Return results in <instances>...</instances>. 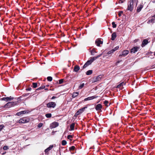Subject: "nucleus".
I'll return each mask as SVG.
<instances>
[{
	"label": "nucleus",
	"instance_id": "9",
	"mask_svg": "<svg viewBox=\"0 0 155 155\" xmlns=\"http://www.w3.org/2000/svg\"><path fill=\"white\" fill-rule=\"evenodd\" d=\"M140 49L139 47H134L131 49L130 51L131 53H135L138 51Z\"/></svg>",
	"mask_w": 155,
	"mask_h": 155
},
{
	"label": "nucleus",
	"instance_id": "17",
	"mask_svg": "<svg viewBox=\"0 0 155 155\" xmlns=\"http://www.w3.org/2000/svg\"><path fill=\"white\" fill-rule=\"evenodd\" d=\"M96 59L95 58V57H93L91 58L90 60H88L87 61V62H88V63H89V64H90L93 61H94L96 60Z\"/></svg>",
	"mask_w": 155,
	"mask_h": 155
},
{
	"label": "nucleus",
	"instance_id": "34",
	"mask_svg": "<svg viewBox=\"0 0 155 155\" xmlns=\"http://www.w3.org/2000/svg\"><path fill=\"white\" fill-rule=\"evenodd\" d=\"M47 79L48 81H51L52 80V78L51 77L49 76L47 77Z\"/></svg>",
	"mask_w": 155,
	"mask_h": 155
},
{
	"label": "nucleus",
	"instance_id": "3",
	"mask_svg": "<svg viewBox=\"0 0 155 155\" xmlns=\"http://www.w3.org/2000/svg\"><path fill=\"white\" fill-rule=\"evenodd\" d=\"M16 104V102H8L5 105V107L6 108H9L14 106Z\"/></svg>",
	"mask_w": 155,
	"mask_h": 155
},
{
	"label": "nucleus",
	"instance_id": "41",
	"mask_svg": "<svg viewBox=\"0 0 155 155\" xmlns=\"http://www.w3.org/2000/svg\"><path fill=\"white\" fill-rule=\"evenodd\" d=\"M104 103L105 106H108V105H107V104L108 103V101H105Z\"/></svg>",
	"mask_w": 155,
	"mask_h": 155
},
{
	"label": "nucleus",
	"instance_id": "35",
	"mask_svg": "<svg viewBox=\"0 0 155 155\" xmlns=\"http://www.w3.org/2000/svg\"><path fill=\"white\" fill-rule=\"evenodd\" d=\"M112 27L113 28H115L117 26V25L115 24V23L114 22H113L112 23Z\"/></svg>",
	"mask_w": 155,
	"mask_h": 155
},
{
	"label": "nucleus",
	"instance_id": "50",
	"mask_svg": "<svg viewBox=\"0 0 155 155\" xmlns=\"http://www.w3.org/2000/svg\"><path fill=\"white\" fill-rule=\"evenodd\" d=\"M120 1H121V3H122L124 2V1L123 0H119Z\"/></svg>",
	"mask_w": 155,
	"mask_h": 155
},
{
	"label": "nucleus",
	"instance_id": "33",
	"mask_svg": "<svg viewBox=\"0 0 155 155\" xmlns=\"http://www.w3.org/2000/svg\"><path fill=\"white\" fill-rule=\"evenodd\" d=\"M67 144V142L65 140H63L62 141V145H65Z\"/></svg>",
	"mask_w": 155,
	"mask_h": 155
},
{
	"label": "nucleus",
	"instance_id": "36",
	"mask_svg": "<svg viewBox=\"0 0 155 155\" xmlns=\"http://www.w3.org/2000/svg\"><path fill=\"white\" fill-rule=\"evenodd\" d=\"M119 48V46H117L115 48H114L113 49V50L114 52L115 51L117 50Z\"/></svg>",
	"mask_w": 155,
	"mask_h": 155
},
{
	"label": "nucleus",
	"instance_id": "52",
	"mask_svg": "<svg viewBox=\"0 0 155 155\" xmlns=\"http://www.w3.org/2000/svg\"><path fill=\"white\" fill-rule=\"evenodd\" d=\"M45 90H48V89L46 88L45 89Z\"/></svg>",
	"mask_w": 155,
	"mask_h": 155
},
{
	"label": "nucleus",
	"instance_id": "16",
	"mask_svg": "<svg viewBox=\"0 0 155 155\" xmlns=\"http://www.w3.org/2000/svg\"><path fill=\"white\" fill-rule=\"evenodd\" d=\"M96 59L95 58V57H93L91 58L90 60H88L87 61V62H88V63H89V64H90L93 61H94L96 60Z\"/></svg>",
	"mask_w": 155,
	"mask_h": 155
},
{
	"label": "nucleus",
	"instance_id": "29",
	"mask_svg": "<svg viewBox=\"0 0 155 155\" xmlns=\"http://www.w3.org/2000/svg\"><path fill=\"white\" fill-rule=\"evenodd\" d=\"M90 65L88 62H87L84 64L83 66V68H86L87 66Z\"/></svg>",
	"mask_w": 155,
	"mask_h": 155
},
{
	"label": "nucleus",
	"instance_id": "21",
	"mask_svg": "<svg viewBox=\"0 0 155 155\" xmlns=\"http://www.w3.org/2000/svg\"><path fill=\"white\" fill-rule=\"evenodd\" d=\"M80 69V67L79 66H75L74 67V71L75 72H77Z\"/></svg>",
	"mask_w": 155,
	"mask_h": 155
},
{
	"label": "nucleus",
	"instance_id": "44",
	"mask_svg": "<svg viewBox=\"0 0 155 155\" xmlns=\"http://www.w3.org/2000/svg\"><path fill=\"white\" fill-rule=\"evenodd\" d=\"M42 126V124L41 123H39L38 125V127H41Z\"/></svg>",
	"mask_w": 155,
	"mask_h": 155
},
{
	"label": "nucleus",
	"instance_id": "6",
	"mask_svg": "<svg viewBox=\"0 0 155 155\" xmlns=\"http://www.w3.org/2000/svg\"><path fill=\"white\" fill-rule=\"evenodd\" d=\"M102 77V76L101 75H100L97 77H94L93 79V82H95L99 81L101 80Z\"/></svg>",
	"mask_w": 155,
	"mask_h": 155
},
{
	"label": "nucleus",
	"instance_id": "32",
	"mask_svg": "<svg viewBox=\"0 0 155 155\" xmlns=\"http://www.w3.org/2000/svg\"><path fill=\"white\" fill-rule=\"evenodd\" d=\"M72 137H73L72 136L70 135H68V137H67L68 139L70 140H72Z\"/></svg>",
	"mask_w": 155,
	"mask_h": 155
},
{
	"label": "nucleus",
	"instance_id": "49",
	"mask_svg": "<svg viewBox=\"0 0 155 155\" xmlns=\"http://www.w3.org/2000/svg\"><path fill=\"white\" fill-rule=\"evenodd\" d=\"M56 98V97H54V96H53L51 98V99H54L55 98Z\"/></svg>",
	"mask_w": 155,
	"mask_h": 155
},
{
	"label": "nucleus",
	"instance_id": "7",
	"mask_svg": "<svg viewBox=\"0 0 155 155\" xmlns=\"http://www.w3.org/2000/svg\"><path fill=\"white\" fill-rule=\"evenodd\" d=\"M58 125V123L56 122H54L51 123L50 125V128L51 129L55 128Z\"/></svg>",
	"mask_w": 155,
	"mask_h": 155
},
{
	"label": "nucleus",
	"instance_id": "27",
	"mask_svg": "<svg viewBox=\"0 0 155 155\" xmlns=\"http://www.w3.org/2000/svg\"><path fill=\"white\" fill-rule=\"evenodd\" d=\"M92 73V71L91 70H89L87 71L86 73L87 75H90Z\"/></svg>",
	"mask_w": 155,
	"mask_h": 155
},
{
	"label": "nucleus",
	"instance_id": "39",
	"mask_svg": "<svg viewBox=\"0 0 155 155\" xmlns=\"http://www.w3.org/2000/svg\"><path fill=\"white\" fill-rule=\"evenodd\" d=\"M8 147L7 146H5L3 147V149L4 150H6L8 149Z\"/></svg>",
	"mask_w": 155,
	"mask_h": 155
},
{
	"label": "nucleus",
	"instance_id": "28",
	"mask_svg": "<svg viewBox=\"0 0 155 155\" xmlns=\"http://www.w3.org/2000/svg\"><path fill=\"white\" fill-rule=\"evenodd\" d=\"M84 83H82L78 87V88L79 89H81L84 86Z\"/></svg>",
	"mask_w": 155,
	"mask_h": 155
},
{
	"label": "nucleus",
	"instance_id": "20",
	"mask_svg": "<svg viewBox=\"0 0 155 155\" xmlns=\"http://www.w3.org/2000/svg\"><path fill=\"white\" fill-rule=\"evenodd\" d=\"M143 6H142V5H139L138 7H137V12H139L141 10V9H142V8H143Z\"/></svg>",
	"mask_w": 155,
	"mask_h": 155
},
{
	"label": "nucleus",
	"instance_id": "43",
	"mask_svg": "<svg viewBox=\"0 0 155 155\" xmlns=\"http://www.w3.org/2000/svg\"><path fill=\"white\" fill-rule=\"evenodd\" d=\"M123 13V11H121L120 12L118 13V15H119V16H120H120L121 15V14Z\"/></svg>",
	"mask_w": 155,
	"mask_h": 155
},
{
	"label": "nucleus",
	"instance_id": "47",
	"mask_svg": "<svg viewBox=\"0 0 155 155\" xmlns=\"http://www.w3.org/2000/svg\"><path fill=\"white\" fill-rule=\"evenodd\" d=\"M29 93H27V94H24L23 95V96H24L25 97H26V96H28L29 95Z\"/></svg>",
	"mask_w": 155,
	"mask_h": 155
},
{
	"label": "nucleus",
	"instance_id": "31",
	"mask_svg": "<svg viewBox=\"0 0 155 155\" xmlns=\"http://www.w3.org/2000/svg\"><path fill=\"white\" fill-rule=\"evenodd\" d=\"M45 116L47 118H50L51 117V114L50 113L47 114H45Z\"/></svg>",
	"mask_w": 155,
	"mask_h": 155
},
{
	"label": "nucleus",
	"instance_id": "45",
	"mask_svg": "<svg viewBox=\"0 0 155 155\" xmlns=\"http://www.w3.org/2000/svg\"><path fill=\"white\" fill-rule=\"evenodd\" d=\"M102 54H100L99 55H97V56L96 57H95V58H96V59H97V58L100 57L101 56V55Z\"/></svg>",
	"mask_w": 155,
	"mask_h": 155
},
{
	"label": "nucleus",
	"instance_id": "55",
	"mask_svg": "<svg viewBox=\"0 0 155 155\" xmlns=\"http://www.w3.org/2000/svg\"><path fill=\"white\" fill-rule=\"evenodd\" d=\"M154 55L155 56V52H154Z\"/></svg>",
	"mask_w": 155,
	"mask_h": 155
},
{
	"label": "nucleus",
	"instance_id": "25",
	"mask_svg": "<svg viewBox=\"0 0 155 155\" xmlns=\"http://www.w3.org/2000/svg\"><path fill=\"white\" fill-rule=\"evenodd\" d=\"M125 84L124 82H122L117 86V88H120Z\"/></svg>",
	"mask_w": 155,
	"mask_h": 155
},
{
	"label": "nucleus",
	"instance_id": "48",
	"mask_svg": "<svg viewBox=\"0 0 155 155\" xmlns=\"http://www.w3.org/2000/svg\"><path fill=\"white\" fill-rule=\"evenodd\" d=\"M118 61L116 63V65H117L119 63L120 61Z\"/></svg>",
	"mask_w": 155,
	"mask_h": 155
},
{
	"label": "nucleus",
	"instance_id": "26",
	"mask_svg": "<svg viewBox=\"0 0 155 155\" xmlns=\"http://www.w3.org/2000/svg\"><path fill=\"white\" fill-rule=\"evenodd\" d=\"M78 95V92H74V93L72 95V97L73 98H74L75 97L77 96Z\"/></svg>",
	"mask_w": 155,
	"mask_h": 155
},
{
	"label": "nucleus",
	"instance_id": "1",
	"mask_svg": "<svg viewBox=\"0 0 155 155\" xmlns=\"http://www.w3.org/2000/svg\"><path fill=\"white\" fill-rule=\"evenodd\" d=\"M133 0H130L129 1L128 3L127 10L131 11L133 9Z\"/></svg>",
	"mask_w": 155,
	"mask_h": 155
},
{
	"label": "nucleus",
	"instance_id": "2",
	"mask_svg": "<svg viewBox=\"0 0 155 155\" xmlns=\"http://www.w3.org/2000/svg\"><path fill=\"white\" fill-rule=\"evenodd\" d=\"M30 119L28 118H22L19 120L18 122L20 123H25L29 121Z\"/></svg>",
	"mask_w": 155,
	"mask_h": 155
},
{
	"label": "nucleus",
	"instance_id": "30",
	"mask_svg": "<svg viewBox=\"0 0 155 155\" xmlns=\"http://www.w3.org/2000/svg\"><path fill=\"white\" fill-rule=\"evenodd\" d=\"M37 86V84L36 83H33L32 84V87H33L35 88Z\"/></svg>",
	"mask_w": 155,
	"mask_h": 155
},
{
	"label": "nucleus",
	"instance_id": "18",
	"mask_svg": "<svg viewBox=\"0 0 155 155\" xmlns=\"http://www.w3.org/2000/svg\"><path fill=\"white\" fill-rule=\"evenodd\" d=\"M148 43V40L147 39H144L143 41L142 46L143 47L146 45Z\"/></svg>",
	"mask_w": 155,
	"mask_h": 155
},
{
	"label": "nucleus",
	"instance_id": "46",
	"mask_svg": "<svg viewBox=\"0 0 155 155\" xmlns=\"http://www.w3.org/2000/svg\"><path fill=\"white\" fill-rule=\"evenodd\" d=\"M0 127H1V131L2 129L4 127V126L3 125H1Z\"/></svg>",
	"mask_w": 155,
	"mask_h": 155
},
{
	"label": "nucleus",
	"instance_id": "51",
	"mask_svg": "<svg viewBox=\"0 0 155 155\" xmlns=\"http://www.w3.org/2000/svg\"><path fill=\"white\" fill-rule=\"evenodd\" d=\"M5 153H6V152H4V153H2V155H4V154H5Z\"/></svg>",
	"mask_w": 155,
	"mask_h": 155
},
{
	"label": "nucleus",
	"instance_id": "19",
	"mask_svg": "<svg viewBox=\"0 0 155 155\" xmlns=\"http://www.w3.org/2000/svg\"><path fill=\"white\" fill-rule=\"evenodd\" d=\"M116 37V34L115 32L113 33L111 35V39L112 40H114L115 39Z\"/></svg>",
	"mask_w": 155,
	"mask_h": 155
},
{
	"label": "nucleus",
	"instance_id": "42",
	"mask_svg": "<svg viewBox=\"0 0 155 155\" xmlns=\"http://www.w3.org/2000/svg\"><path fill=\"white\" fill-rule=\"evenodd\" d=\"M63 82V79H61L59 80V84H62Z\"/></svg>",
	"mask_w": 155,
	"mask_h": 155
},
{
	"label": "nucleus",
	"instance_id": "15",
	"mask_svg": "<svg viewBox=\"0 0 155 155\" xmlns=\"http://www.w3.org/2000/svg\"><path fill=\"white\" fill-rule=\"evenodd\" d=\"M102 107V106L100 104H99L96 106L95 109L97 110H99L101 109Z\"/></svg>",
	"mask_w": 155,
	"mask_h": 155
},
{
	"label": "nucleus",
	"instance_id": "8",
	"mask_svg": "<svg viewBox=\"0 0 155 155\" xmlns=\"http://www.w3.org/2000/svg\"><path fill=\"white\" fill-rule=\"evenodd\" d=\"M30 112V111L29 110H23L19 112H18L16 114V115L18 116H20L22 114H28Z\"/></svg>",
	"mask_w": 155,
	"mask_h": 155
},
{
	"label": "nucleus",
	"instance_id": "54",
	"mask_svg": "<svg viewBox=\"0 0 155 155\" xmlns=\"http://www.w3.org/2000/svg\"><path fill=\"white\" fill-rule=\"evenodd\" d=\"M30 89H28V90H30Z\"/></svg>",
	"mask_w": 155,
	"mask_h": 155
},
{
	"label": "nucleus",
	"instance_id": "14",
	"mask_svg": "<svg viewBox=\"0 0 155 155\" xmlns=\"http://www.w3.org/2000/svg\"><path fill=\"white\" fill-rule=\"evenodd\" d=\"M12 99V98L10 96L9 97H4L2 99H1V100L2 101H8L9 100H11Z\"/></svg>",
	"mask_w": 155,
	"mask_h": 155
},
{
	"label": "nucleus",
	"instance_id": "5",
	"mask_svg": "<svg viewBox=\"0 0 155 155\" xmlns=\"http://www.w3.org/2000/svg\"><path fill=\"white\" fill-rule=\"evenodd\" d=\"M47 106L49 108H54L56 106V104L54 102H51L48 103Z\"/></svg>",
	"mask_w": 155,
	"mask_h": 155
},
{
	"label": "nucleus",
	"instance_id": "11",
	"mask_svg": "<svg viewBox=\"0 0 155 155\" xmlns=\"http://www.w3.org/2000/svg\"><path fill=\"white\" fill-rule=\"evenodd\" d=\"M129 53V51L128 50H125L123 51L122 52V54H120L119 56H123L124 57L125 56L127 55Z\"/></svg>",
	"mask_w": 155,
	"mask_h": 155
},
{
	"label": "nucleus",
	"instance_id": "23",
	"mask_svg": "<svg viewBox=\"0 0 155 155\" xmlns=\"http://www.w3.org/2000/svg\"><path fill=\"white\" fill-rule=\"evenodd\" d=\"M155 20L154 18H152L151 19L147 21V23L149 24L150 23H153L154 22Z\"/></svg>",
	"mask_w": 155,
	"mask_h": 155
},
{
	"label": "nucleus",
	"instance_id": "13",
	"mask_svg": "<svg viewBox=\"0 0 155 155\" xmlns=\"http://www.w3.org/2000/svg\"><path fill=\"white\" fill-rule=\"evenodd\" d=\"M53 145H50L45 150V152L46 153H47L49 150H51L53 148Z\"/></svg>",
	"mask_w": 155,
	"mask_h": 155
},
{
	"label": "nucleus",
	"instance_id": "40",
	"mask_svg": "<svg viewBox=\"0 0 155 155\" xmlns=\"http://www.w3.org/2000/svg\"><path fill=\"white\" fill-rule=\"evenodd\" d=\"M114 52V51L113 50V49H112L110 51H108V52L107 53V54H111L112 53H113Z\"/></svg>",
	"mask_w": 155,
	"mask_h": 155
},
{
	"label": "nucleus",
	"instance_id": "24",
	"mask_svg": "<svg viewBox=\"0 0 155 155\" xmlns=\"http://www.w3.org/2000/svg\"><path fill=\"white\" fill-rule=\"evenodd\" d=\"M91 54L92 55H94L95 54V53L97 52L95 51L94 48H93L92 50L91 51Z\"/></svg>",
	"mask_w": 155,
	"mask_h": 155
},
{
	"label": "nucleus",
	"instance_id": "10",
	"mask_svg": "<svg viewBox=\"0 0 155 155\" xmlns=\"http://www.w3.org/2000/svg\"><path fill=\"white\" fill-rule=\"evenodd\" d=\"M95 44L98 46H100V45L102 44L103 41L100 39H97L95 41Z\"/></svg>",
	"mask_w": 155,
	"mask_h": 155
},
{
	"label": "nucleus",
	"instance_id": "37",
	"mask_svg": "<svg viewBox=\"0 0 155 155\" xmlns=\"http://www.w3.org/2000/svg\"><path fill=\"white\" fill-rule=\"evenodd\" d=\"M45 87V86H41L39 87L37 89V90H41V89H43Z\"/></svg>",
	"mask_w": 155,
	"mask_h": 155
},
{
	"label": "nucleus",
	"instance_id": "38",
	"mask_svg": "<svg viewBox=\"0 0 155 155\" xmlns=\"http://www.w3.org/2000/svg\"><path fill=\"white\" fill-rule=\"evenodd\" d=\"M75 148V147L74 146H72L69 148V149L71 150H73Z\"/></svg>",
	"mask_w": 155,
	"mask_h": 155
},
{
	"label": "nucleus",
	"instance_id": "12",
	"mask_svg": "<svg viewBox=\"0 0 155 155\" xmlns=\"http://www.w3.org/2000/svg\"><path fill=\"white\" fill-rule=\"evenodd\" d=\"M97 97V96H92L91 97H88L87 98H86L84 99V101H89L91 100L92 99H93L94 98H96Z\"/></svg>",
	"mask_w": 155,
	"mask_h": 155
},
{
	"label": "nucleus",
	"instance_id": "22",
	"mask_svg": "<svg viewBox=\"0 0 155 155\" xmlns=\"http://www.w3.org/2000/svg\"><path fill=\"white\" fill-rule=\"evenodd\" d=\"M75 126V124L74 123H72L70 126V130H74Z\"/></svg>",
	"mask_w": 155,
	"mask_h": 155
},
{
	"label": "nucleus",
	"instance_id": "53",
	"mask_svg": "<svg viewBox=\"0 0 155 155\" xmlns=\"http://www.w3.org/2000/svg\"><path fill=\"white\" fill-rule=\"evenodd\" d=\"M153 17H155V15H154V16H153Z\"/></svg>",
	"mask_w": 155,
	"mask_h": 155
},
{
	"label": "nucleus",
	"instance_id": "4",
	"mask_svg": "<svg viewBox=\"0 0 155 155\" xmlns=\"http://www.w3.org/2000/svg\"><path fill=\"white\" fill-rule=\"evenodd\" d=\"M87 108V107H85L80 109L75 113L74 116H77L82 113L84 111V110Z\"/></svg>",
	"mask_w": 155,
	"mask_h": 155
}]
</instances>
